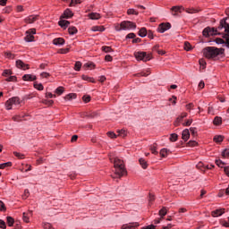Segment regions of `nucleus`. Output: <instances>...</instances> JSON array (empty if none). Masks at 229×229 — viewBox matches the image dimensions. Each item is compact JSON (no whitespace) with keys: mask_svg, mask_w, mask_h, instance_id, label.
Listing matches in <instances>:
<instances>
[{"mask_svg":"<svg viewBox=\"0 0 229 229\" xmlns=\"http://www.w3.org/2000/svg\"><path fill=\"white\" fill-rule=\"evenodd\" d=\"M182 121H183V118H182V116L177 117V119L174 122V126H178L180 123H182Z\"/></svg>","mask_w":229,"mask_h":229,"instance_id":"603ef678","label":"nucleus"},{"mask_svg":"<svg viewBox=\"0 0 229 229\" xmlns=\"http://www.w3.org/2000/svg\"><path fill=\"white\" fill-rule=\"evenodd\" d=\"M65 92V89L62 86H59L55 90V93L57 94V96H62Z\"/></svg>","mask_w":229,"mask_h":229,"instance_id":"393cba45","label":"nucleus"},{"mask_svg":"<svg viewBox=\"0 0 229 229\" xmlns=\"http://www.w3.org/2000/svg\"><path fill=\"white\" fill-rule=\"evenodd\" d=\"M214 142H216V144H221V142H223V140H225V136L223 135H216L213 138Z\"/></svg>","mask_w":229,"mask_h":229,"instance_id":"aec40b11","label":"nucleus"},{"mask_svg":"<svg viewBox=\"0 0 229 229\" xmlns=\"http://www.w3.org/2000/svg\"><path fill=\"white\" fill-rule=\"evenodd\" d=\"M190 137H191V131H189V129L183 130L182 134V140L187 141L189 140Z\"/></svg>","mask_w":229,"mask_h":229,"instance_id":"f3484780","label":"nucleus"},{"mask_svg":"<svg viewBox=\"0 0 229 229\" xmlns=\"http://www.w3.org/2000/svg\"><path fill=\"white\" fill-rule=\"evenodd\" d=\"M213 123L215 124V126H219L223 123V118H221L220 116H216L214 118Z\"/></svg>","mask_w":229,"mask_h":229,"instance_id":"5701e85b","label":"nucleus"},{"mask_svg":"<svg viewBox=\"0 0 229 229\" xmlns=\"http://www.w3.org/2000/svg\"><path fill=\"white\" fill-rule=\"evenodd\" d=\"M45 98H49L50 99H53V98H56V95H55L51 92H48V93H46Z\"/></svg>","mask_w":229,"mask_h":229,"instance_id":"5fc2aeb1","label":"nucleus"},{"mask_svg":"<svg viewBox=\"0 0 229 229\" xmlns=\"http://www.w3.org/2000/svg\"><path fill=\"white\" fill-rule=\"evenodd\" d=\"M81 79H82L84 81H89V83H96V80H94V78L89 77V76H88V75H82V76H81Z\"/></svg>","mask_w":229,"mask_h":229,"instance_id":"412c9836","label":"nucleus"},{"mask_svg":"<svg viewBox=\"0 0 229 229\" xmlns=\"http://www.w3.org/2000/svg\"><path fill=\"white\" fill-rule=\"evenodd\" d=\"M73 16L74 13H72L71 9H66L61 17H63V19H71Z\"/></svg>","mask_w":229,"mask_h":229,"instance_id":"9b49d317","label":"nucleus"},{"mask_svg":"<svg viewBox=\"0 0 229 229\" xmlns=\"http://www.w3.org/2000/svg\"><path fill=\"white\" fill-rule=\"evenodd\" d=\"M157 227L153 225H147V226H144L142 227L141 229H156Z\"/></svg>","mask_w":229,"mask_h":229,"instance_id":"774afa93","label":"nucleus"},{"mask_svg":"<svg viewBox=\"0 0 229 229\" xmlns=\"http://www.w3.org/2000/svg\"><path fill=\"white\" fill-rule=\"evenodd\" d=\"M102 51H104V53H112V47H102Z\"/></svg>","mask_w":229,"mask_h":229,"instance_id":"a18cd8bd","label":"nucleus"},{"mask_svg":"<svg viewBox=\"0 0 229 229\" xmlns=\"http://www.w3.org/2000/svg\"><path fill=\"white\" fill-rule=\"evenodd\" d=\"M215 163L218 167H225V162L221 161V159H216Z\"/></svg>","mask_w":229,"mask_h":229,"instance_id":"58836bf2","label":"nucleus"},{"mask_svg":"<svg viewBox=\"0 0 229 229\" xmlns=\"http://www.w3.org/2000/svg\"><path fill=\"white\" fill-rule=\"evenodd\" d=\"M168 154H169V150H167L166 148H163L160 150V156L163 158H165V157H167Z\"/></svg>","mask_w":229,"mask_h":229,"instance_id":"7c9ffc66","label":"nucleus"},{"mask_svg":"<svg viewBox=\"0 0 229 229\" xmlns=\"http://www.w3.org/2000/svg\"><path fill=\"white\" fill-rule=\"evenodd\" d=\"M76 4H81V0H72L70 6H76Z\"/></svg>","mask_w":229,"mask_h":229,"instance_id":"ea45409f","label":"nucleus"},{"mask_svg":"<svg viewBox=\"0 0 229 229\" xmlns=\"http://www.w3.org/2000/svg\"><path fill=\"white\" fill-rule=\"evenodd\" d=\"M190 133L192 137H198V129L196 127H191Z\"/></svg>","mask_w":229,"mask_h":229,"instance_id":"c85d7f7f","label":"nucleus"},{"mask_svg":"<svg viewBox=\"0 0 229 229\" xmlns=\"http://www.w3.org/2000/svg\"><path fill=\"white\" fill-rule=\"evenodd\" d=\"M88 17L91 21H99V19H101V14L99 13H90L88 14Z\"/></svg>","mask_w":229,"mask_h":229,"instance_id":"f8f14e48","label":"nucleus"},{"mask_svg":"<svg viewBox=\"0 0 229 229\" xmlns=\"http://www.w3.org/2000/svg\"><path fill=\"white\" fill-rule=\"evenodd\" d=\"M37 34V30L36 29H30L29 30H27L25 32V38L24 40L26 42H33V40H35V36Z\"/></svg>","mask_w":229,"mask_h":229,"instance_id":"0eeeda50","label":"nucleus"},{"mask_svg":"<svg viewBox=\"0 0 229 229\" xmlns=\"http://www.w3.org/2000/svg\"><path fill=\"white\" fill-rule=\"evenodd\" d=\"M168 30H171V23H161L157 28L158 33H165Z\"/></svg>","mask_w":229,"mask_h":229,"instance_id":"6e6552de","label":"nucleus"},{"mask_svg":"<svg viewBox=\"0 0 229 229\" xmlns=\"http://www.w3.org/2000/svg\"><path fill=\"white\" fill-rule=\"evenodd\" d=\"M82 100H83L84 103H89V101H90V95H84L82 97Z\"/></svg>","mask_w":229,"mask_h":229,"instance_id":"c03bdc74","label":"nucleus"},{"mask_svg":"<svg viewBox=\"0 0 229 229\" xmlns=\"http://www.w3.org/2000/svg\"><path fill=\"white\" fill-rule=\"evenodd\" d=\"M131 30H137V24L133 21H123L120 24L115 25L116 31H130Z\"/></svg>","mask_w":229,"mask_h":229,"instance_id":"7ed1b4c3","label":"nucleus"},{"mask_svg":"<svg viewBox=\"0 0 229 229\" xmlns=\"http://www.w3.org/2000/svg\"><path fill=\"white\" fill-rule=\"evenodd\" d=\"M21 98L19 97H13L9 98L5 102V109L6 110H13V108H17V106H21Z\"/></svg>","mask_w":229,"mask_h":229,"instance_id":"20e7f679","label":"nucleus"},{"mask_svg":"<svg viewBox=\"0 0 229 229\" xmlns=\"http://www.w3.org/2000/svg\"><path fill=\"white\" fill-rule=\"evenodd\" d=\"M6 167H12V162L0 164V169H6Z\"/></svg>","mask_w":229,"mask_h":229,"instance_id":"473e14b6","label":"nucleus"},{"mask_svg":"<svg viewBox=\"0 0 229 229\" xmlns=\"http://www.w3.org/2000/svg\"><path fill=\"white\" fill-rule=\"evenodd\" d=\"M41 78H49V76H51V74H49V72H43L40 73Z\"/></svg>","mask_w":229,"mask_h":229,"instance_id":"4d7b16f0","label":"nucleus"},{"mask_svg":"<svg viewBox=\"0 0 229 229\" xmlns=\"http://www.w3.org/2000/svg\"><path fill=\"white\" fill-rule=\"evenodd\" d=\"M135 37H136L135 33L131 32V33H129V34L126 36V38H135Z\"/></svg>","mask_w":229,"mask_h":229,"instance_id":"0e129e2a","label":"nucleus"},{"mask_svg":"<svg viewBox=\"0 0 229 229\" xmlns=\"http://www.w3.org/2000/svg\"><path fill=\"white\" fill-rule=\"evenodd\" d=\"M85 67H89V69H94V67H96V65L94 64V63H87L86 64H84Z\"/></svg>","mask_w":229,"mask_h":229,"instance_id":"bf43d9fd","label":"nucleus"},{"mask_svg":"<svg viewBox=\"0 0 229 229\" xmlns=\"http://www.w3.org/2000/svg\"><path fill=\"white\" fill-rule=\"evenodd\" d=\"M167 215V208H163L162 209L159 210V216H161V219L164 218V216Z\"/></svg>","mask_w":229,"mask_h":229,"instance_id":"2f4dec72","label":"nucleus"},{"mask_svg":"<svg viewBox=\"0 0 229 229\" xmlns=\"http://www.w3.org/2000/svg\"><path fill=\"white\" fill-rule=\"evenodd\" d=\"M70 48H60L57 53H59V55H67V53H69Z\"/></svg>","mask_w":229,"mask_h":229,"instance_id":"f704fd0d","label":"nucleus"},{"mask_svg":"<svg viewBox=\"0 0 229 229\" xmlns=\"http://www.w3.org/2000/svg\"><path fill=\"white\" fill-rule=\"evenodd\" d=\"M24 223H30V217L28 216V214L23 213V217H22Z\"/></svg>","mask_w":229,"mask_h":229,"instance_id":"864d4df0","label":"nucleus"},{"mask_svg":"<svg viewBox=\"0 0 229 229\" xmlns=\"http://www.w3.org/2000/svg\"><path fill=\"white\" fill-rule=\"evenodd\" d=\"M134 56L138 62H149L151 55L146 52H134Z\"/></svg>","mask_w":229,"mask_h":229,"instance_id":"423d86ee","label":"nucleus"},{"mask_svg":"<svg viewBox=\"0 0 229 229\" xmlns=\"http://www.w3.org/2000/svg\"><path fill=\"white\" fill-rule=\"evenodd\" d=\"M23 81H35L37 80V76L33 74H25L22 76Z\"/></svg>","mask_w":229,"mask_h":229,"instance_id":"ddd939ff","label":"nucleus"},{"mask_svg":"<svg viewBox=\"0 0 229 229\" xmlns=\"http://www.w3.org/2000/svg\"><path fill=\"white\" fill-rule=\"evenodd\" d=\"M119 137H126V131L125 130H120L118 131Z\"/></svg>","mask_w":229,"mask_h":229,"instance_id":"3c124183","label":"nucleus"},{"mask_svg":"<svg viewBox=\"0 0 229 229\" xmlns=\"http://www.w3.org/2000/svg\"><path fill=\"white\" fill-rule=\"evenodd\" d=\"M0 228L6 229V223L2 219H0Z\"/></svg>","mask_w":229,"mask_h":229,"instance_id":"13d9d810","label":"nucleus"},{"mask_svg":"<svg viewBox=\"0 0 229 229\" xmlns=\"http://www.w3.org/2000/svg\"><path fill=\"white\" fill-rule=\"evenodd\" d=\"M5 81H17V77L16 76H10L5 80Z\"/></svg>","mask_w":229,"mask_h":229,"instance_id":"6e6d98bb","label":"nucleus"},{"mask_svg":"<svg viewBox=\"0 0 229 229\" xmlns=\"http://www.w3.org/2000/svg\"><path fill=\"white\" fill-rule=\"evenodd\" d=\"M44 229H55L50 223H43Z\"/></svg>","mask_w":229,"mask_h":229,"instance_id":"79ce46f5","label":"nucleus"},{"mask_svg":"<svg viewBox=\"0 0 229 229\" xmlns=\"http://www.w3.org/2000/svg\"><path fill=\"white\" fill-rule=\"evenodd\" d=\"M58 24L61 28H63V30H67V28H69V24H71V22L66 20H61L58 21Z\"/></svg>","mask_w":229,"mask_h":229,"instance_id":"2eb2a0df","label":"nucleus"},{"mask_svg":"<svg viewBox=\"0 0 229 229\" xmlns=\"http://www.w3.org/2000/svg\"><path fill=\"white\" fill-rule=\"evenodd\" d=\"M172 12H174L175 13L179 12V13H182L185 8L182 5H175L171 8Z\"/></svg>","mask_w":229,"mask_h":229,"instance_id":"6ab92c4d","label":"nucleus"},{"mask_svg":"<svg viewBox=\"0 0 229 229\" xmlns=\"http://www.w3.org/2000/svg\"><path fill=\"white\" fill-rule=\"evenodd\" d=\"M127 14L128 15H139V12L135 11V9H128Z\"/></svg>","mask_w":229,"mask_h":229,"instance_id":"c9c22d12","label":"nucleus"},{"mask_svg":"<svg viewBox=\"0 0 229 229\" xmlns=\"http://www.w3.org/2000/svg\"><path fill=\"white\" fill-rule=\"evenodd\" d=\"M107 137H109L110 139H116L117 135L114 131H108L107 132Z\"/></svg>","mask_w":229,"mask_h":229,"instance_id":"49530a36","label":"nucleus"},{"mask_svg":"<svg viewBox=\"0 0 229 229\" xmlns=\"http://www.w3.org/2000/svg\"><path fill=\"white\" fill-rule=\"evenodd\" d=\"M139 226V223H130V224H124L122 225V229H137Z\"/></svg>","mask_w":229,"mask_h":229,"instance_id":"9d476101","label":"nucleus"},{"mask_svg":"<svg viewBox=\"0 0 229 229\" xmlns=\"http://www.w3.org/2000/svg\"><path fill=\"white\" fill-rule=\"evenodd\" d=\"M191 124H192V119H189L186 123H182L183 126H191Z\"/></svg>","mask_w":229,"mask_h":229,"instance_id":"680f3d73","label":"nucleus"},{"mask_svg":"<svg viewBox=\"0 0 229 229\" xmlns=\"http://www.w3.org/2000/svg\"><path fill=\"white\" fill-rule=\"evenodd\" d=\"M225 208L216 209L211 212V216H212V217H219V216H223V214H225Z\"/></svg>","mask_w":229,"mask_h":229,"instance_id":"1a4fd4ad","label":"nucleus"},{"mask_svg":"<svg viewBox=\"0 0 229 229\" xmlns=\"http://www.w3.org/2000/svg\"><path fill=\"white\" fill-rule=\"evenodd\" d=\"M72 99H76V93H69L64 97V100L72 101Z\"/></svg>","mask_w":229,"mask_h":229,"instance_id":"4be33fe9","label":"nucleus"},{"mask_svg":"<svg viewBox=\"0 0 229 229\" xmlns=\"http://www.w3.org/2000/svg\"><path fill=\"white\" fill-rule=\"evenodd\" d=\"M170 140H171V142H176V140H178V134L172 133L170 135Z\"/></svg>","mask_w":229,"mask_h":229,"instance_id":"e433bc0d","label":"nucleus"},{"mask_svg":"<svg viewBox=\"0 0 229 229\" xmlns=\"http://www.w3.org/2000/svg\"><path fill=\"white\" fill-rule=\"evenodd\" d=\"M34 89H36V90H44V85H42V83L34 82Z\"/></svg>","mask_w":229,"mask_h":229,"instance_id":"c756f323","label":"nucleus"},{"mask_svg":"<svg viewBox=\"0 0 229 229\" xmlns=\"http://www.w3.org/2000/svg\"><path fill=\"white\" fill-rule=\"evenodd\" d=\"M0 211L1 212H6V206L4 205V202L0 200Z\"/></svg>","mask_w":229,"mask_h":229,"instance_id":"a19ab883","label":"nucleus"},{"mask_svg":"<svg viewBox=\"0 0 229 229\" xmlns=\"http://www.w3.org/2000/svg\"><path fill=\"white\" fill-rule=\"evenodd\" d=\"M169 101H172V105H176V97L173 96L172 98H169Z\"/></svg>","mask_w":229,"mask_h":229,"instance_id":"338daca9","label":"nucleus"},{"mask_svg":"<svg viewBox=\"0 0 229 229\" xmlns=\"http://www.w3.org/2000/svg\"><path fill=\"white\" fill-rule=\"evenodd\" d=\"M2 76H12V70H4L2 73Z\"/></svg>","mask_w":229,"mask_h":229,"instance_id":"de8ad7c7","label":"nucleus"},{"mask_svg":"<svg viewBox=\"0 0 229 229\" xmlns=\"http://www.w3.org/2000/svg\"><path fill=\"white\" fill-rule=\"evenodd\" d=\"M54 46H64L65 44V39L64 38H56L53 40Z\"/></svg>","mask_w":229,"mask_h":229,"instance_id":"4468645a","label":"nucleus"},{"mask_svg":"<svg viewBox=\"0 0 229 229\" xmlns=\"http://www.w3.org/2000/svg\"><path fill=\"white\" fill-rule=\"evenodd\" d=\"M146 35H148V30H146V28H141L139 31V37H141V38H144Z\"/></svg>","mask_w":229,"mask_h":229,"instance_id":"bb28decb","label":"nucleus"},{"mask_svg":"<svg viewBox=\"0 0 229 229\" xmlns=\"http://www.w3.org/2000/svg\"><path fill=\"white\" fill-rule=\"evenodd\" d=\"M13 223H15V220L12 216H7V225L8 226H13Z\"/></svg>","mask_w":229,"mask_h":229,"instance_id":"72a5a7b5","label":"nucleus"},{"mask_svg":"<svg viewBox=\"0 0 229 229\" xmlns=\"http://www.w3.org/2000/svg\"><path fill=\"white\" fill-rule=\"evenodd\" d=\"M105 60H106V62H112L113 57H112V55H106L105 56Z\"/></svg>","mask_w":229,"mask_h":229,"instance_id":"e2e57ef3","label":"nucleus"},{"mask_svg":"<svg viewBox=\"0 0 229 229\" xmlns=\"http://www.w3.org/2000/svg\"><path fill=\"white\" fill-rule=\"evenodd\" d=\"M68 32H69V35H76V33H78V29H76V27L74 26L69 27Z\"/></svg>","mask_w":229,"mask_h":229,"instance_id":"a878e982","label":"nucleus"},{"mask_svg":"<svg viewBox=\"0 0 229 229\" xmlns=\"http://www.w3.org/2000/svg\"><path fill=\"white\" fill-rule=\"evenodd\" d=\"M224 53L225 49L217 48L216 47H208L203 49L204 56H206V58H208L209 60L212 58H216V56H219V55H223Z\"/></svg>","mask_w":229,"mask_h":229,"instance_id":"f03ea898","label":"nucleus"},{"mask_svg":"<svg viewBox=\"0 0 229 229\" xmlns=\"http://www.w3.org/2000/svg\"><path fill=\"white\" fill-rule=\"evenodd\" d=\"M16 67H18V69H30L28 64H25L21 60L16 61Z\"/></svg>","mask_w":229,"mask_h":229,"instance_id":"a211bd4d","label":"nucleus"},{"mask_svg":"<svg viewBox=\"0 0 229 229\" xmlns=\"http://www.w3.org/2000/svg\"><path fill=\"white\" fill-rule=\"evenodd\" d=\"M91 31H100V32H103V31H105V27L104 26H93L91 28Z\"/></svg>","mask_w":229,"mask_h":229,"instance_id":"cd10ccee","label":"nucleus"},{"mask_svg":"<svg viewBox=\"0 0 229 229\" xmlns=\"http://www.w3.org/2000/svg\"><path fill=\"white\" fill-rule=\"evenodd\" d=\"M13 155L17 157V158H20L22 160L24 158V154H21V152H13Z\"/></svg>","mask_w":229,"mask_h":229,"instance_id":"09e8293b","label":"nucleus"},{"mask_svg":"<svg viewBox=\"0 0 229 229\" xmlns=\"http://www.w3.org/2000/svg\"><path fill=\"white\" fill-rule=\"evenodd\" d=\"M12 12V8L10 6H7L4 9V13H10Z\"/></svg>","mask_w":229,"mask_h":229,"instance_id":"69168bd1","label":"nucleus"},{"mask_svg":"<svg viewBox=\"0 0 229 229\" xmlns=\"http://www.w3.org/2000/svg\"><path fill=\"white\" fill-rule=\"evenodd\" d=\"M219 28H221V21H220V25L218 26L217 29H214V28H210V27L205 28L202 31V35H203V37H212L214 35H220V31L223 29H219Z\"/></svg>","mask_w":229,"mask_h":229,"instance_id":"39448f33","label":"nucleus"},{"mask_svg":"<svg viewBox=\"0 0 229 229\" xmlns=\"http://www.w3.org/2000/svg\"><path fill=\"white\" fill-rule=\"evenodd\" d=\"M37 19H38V16L37 15H30L28 18L25 19V22L27 24H33V22H36Z\"/></svg>","mask_w":229,"mask_h":229,"instance_id":"dca6fc26","label":"nucleus"},{"mask_svg":"<svg viewBox=\"0 0 229 229\" xmlns=\"http://www.w3.org/2000/svg\"><path fill=\"white\" fill-rule=\"evenodd\" d=\"M222 226H225V228H229V217H228V222L226 221H221Z\"/></svg>","mask_w":229,"mask_h":229,"instance_id":"052dcab7","label":"nucleus"},{"mask_svg":"<svg viewBox=\"0 0 229 229\" xmlns=\"http://www.w3.org/2000/svg\"><path fill=\"white\" fill-rule=\"evenodd\" d=\"M80 69H81V62L77 61V62L75 63V65H74V70H75V71H80Z\"/></svg>","mask_w":229,"mask_h":229,"instance_id":"37998d69","label":"nucleus"},{"mask_svg":"<svg viewBox=\"0 0 229 229\" xmlns=\"http://www.w3.org/2000/svg\"><path fill=\"white\" fill-rule=\"evenodd\" d=\"M114 174L113 178H123L126 174V167H124V161L119 157H115L114 161Z\"/></svg>","mask_w":229,"mask_h":229,"instance_id":"f257e3e1","label":"nucleus"},{"mask_svg":"<svg viewBox=\"0 0 229 229\" xmlns=\"http://www.w3.org/2000/svg\"><path fill=\"white\" fill-rule=\"evenodd\" d=\"M184 49L185 51H191V49H192V46H191V43L189 42H184Z\"/></svg>","mask_w":229,"mask_h":229,"instance_id":"4c0bfd02","label":"nucleus"},{"mask_svg":"<svg viewBox=\"0 0 229 229\" xmlns=\"http://www.w3.org/2000/svg\"><path fill=\"white\" fill-rule=\"evenodd\" d=\"M42 103H43V105H48V106H51V105H53V104L55 103V101H53V100H47V99H44V100H42Z\"/></svg>","mask_w":229,"mask_h":229,"instance_id":"8fccbe9b","label":"nucleus"},{"mask_svg":"<svg viewBox=\"0 0 229 229\" xmlns=\"http://www.w3.org/2000/svg\"><path fill=\"white\" fill-rule=\"evenodd\" d=\"M140 165H141L142 169H148V161H146V159L144 158H140L139 160Z\"/></svg>","mask_w":229,"mask_h":229,"instance_id":"b1692460","label":"nucleus"}]
</instances>
